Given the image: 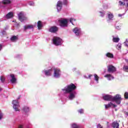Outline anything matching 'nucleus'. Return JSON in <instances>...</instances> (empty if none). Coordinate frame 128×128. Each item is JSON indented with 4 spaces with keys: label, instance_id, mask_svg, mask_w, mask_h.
<instances>
[{
    "label": "nucleus",
    "instance_id": "1",
    "mask_svg": "<svg viewBox=\"0 0 128 128\" xmlns=\"http://www.w3.org/2000/svg\"><path fill=\"white\" fill-rule=\"evenodd\" d=\"M76 88V86L74 84H71L62 89V92L64 94H69L68 98L70 100H72L76 96V92L74 90Z\"/></svg>",
    "mask_w": 128,
    "mask_h": 128
},
{
    "label": "nucleus",
    "instance_id": "2",
    "mask_svg": "<svg viewBox=\"0 0 128 128\" xmlns=\"http://www.w3.org/2000/svg\"><path fill=\"white\" fill-rule=\"evenodd\" d=\"M103 100H112V102H114L117 104H120L122 101V96L120 94H116L114 96H112L110 95H105L103 96Z\"/></svg>",
    "mask_w": 128,
    "mask_h": 128
},
{
    "label": "nucleus",
    "instance_id": "3",
    "mask_svg": "<svg viewBox=\"0 0 128 128\" xmlns=\"http://www.w3.org/2000/svg\"><path fill=\"white\" fill-rule=\"evenodd\" d=\"M54 70V78H58L60 76V70H58V68L54 69V68H52L51 69L48 70H44L43 72H44L45 76H52V70Z\"/></svg>",
    "mask_w": 128,
    "mask_h": 128
},
{
    "label": "nucleus",
    "instance_id": "4",
    "mask_svg": "<svg viewBox=\"0 0 128 128\" xmlns=\"http://www.w3.org/2000/svg\"><path fill=\"white\" fill-rule=\"evenodd\" d=\"M12 104H13V108L16 112L20 110V104L18 100H14Z\"/></svg>",
    "mask_w": 128,
    "mask_h": 128
},
{
    "label": "nucleus",
    "instance_id": "5",
    "mask_svg": "<svg viewBox=\"0 0 128 128\" xmlns=\"http://www.w3.org/2000/svg\"><path fill=\"white\" fill-rule=\"evenodd\" d=\"M62 40L58 37H54L53 38V44L55 46H60L62 44Z\"/></svg>",
    "mask_w": 128,
    "mask_h": 128
},
{
    "label": "nucleus",
    "instance_id": "6",
    "mask_svg": "<svg viewBox=\"0 0 128 128\" xmlns=\"http://www.w3.org/2000/svg\"><path fill=\"white\" fill-rule=\"evenodd\" d=\"M18 20L20 22H24V20H26L28 18L26 17V15L24 13V12H21L18 14Z\"/></svg>",
    "mask_w": 128,
    "mask_h": 128
},
{
    "label": "nucleus",
    "instance_id": "7",
    "mask_svg": "<svg viewBox=\"0 0 128 128\" xmlns=\"http://www.w3.org/2000/svg\"><path fill=\"white\" fill-rule=\"evenodd\" d=\"M68 20H66V19L59 20L60 26H61L62 28H64L66 26H68Z\"/></svg>",
    "mask_w": 128,
    "mask_h": 128
},
{
    "label": "nucleus",
    "instance_id": "8",
    "mask_svg": "<svg viewBox=\"0 0 128 128\" xmlns=\"http://www.w3.org/2000/svg\"><path fill=\"white\" fill-rule=\"evenodd\" d=\"M62 1L60 0L58 1L56 4V8H57L58 12H60V10H62Z\"/></svg>",
    "mask_w": 128,
    "mask_h": 128
},
{
    "label": "nucleus",
    "instance_id": "9",
    "mask_svg": "<svg viewBox=\"0 0 128 128\" xmlns=\"http://www.w3.org/2000/svg\"><path fill=\"white\" fill-rule=\"evenodd\" d=\"M73 32L77 36H78L79 34H80V28H75L73 30Z\"/></svg>",
    "mask_w": 128,
    "mask_h": 128
},
{
    "label": "nucleus",
    "instance_id": "10",
    "mask_svg": "<svg viewBox=\"0 0 128 128\" xmlns=\"http://www.w3.org/2000/svg\"><path fill=\"white\" fill-rule=\"evenodd\" d=\"M10 0H4L2 2H0V8L4 6V4H10Z\"/></svg>",
    "mask_w": 128,
    "mask_h": 128
},
{
    "label": "nucleus",
    "instance_id": "11",
    "mask_svg": "<svg viewBox=\"0 0 128 128\" xmlns=\"http://www.w3.org/2000/svg\"><path fill=\"white\" fill-rule=\"evenodd\" d=\"M108 72H116V68L112 65L109 66L108 67Z\"/></svg>",
    "mask_w": 128,
    "mask_h": 128
},
{
    "label": "nucleus",
    "instance_id": "12",
    "mask_svg": "<svg viewBox=\"0 0 128 128\" xmlns=\"http://www.w3.org/2000/svg\"><path fill=\"white\" fill-rule=\"evenodd\" d=\"M10 76L12 78L10 80V82L12 84H15L16 82V78L14 74H10Z\"/></svg>",
    "mask_w": 128,
    "mask_h": 128
},
{
    "label": "nucleus",
    "instance_id": "13",
    "mask_svg": "<svg viewBox=\"0 0 128 128\" xmlns=\"http://www.w3.org/2000/svg\"><path fill=\"white\" fill-rule=\"evenodd\" d=\"M58 28L57 27L54 26L49 29V32H58Z\"/></svg>",
    "mask_w": 128,
    "mask_h": 128
},
{
    "label": "nucleus",
    "instance_id": "14",
    "mask_svg": "<svg viewBox=\"0 0 128 128\" xmlns=\"http://www.w3.org/2000/svg\"><path fill=\"white\" fill-rule=\"evenodd\" d=\"M116 108V105L114 104L112 102H110L108 104H105V108Z\"/></svg>",
    "mask_w": 128,
    "mask_h": 128
},
{
    "label": "nucleus",
    "instance_id": "15",
    "mask_svg": "<svg viewBox=\"0 0 128 128\" xmlns=\"http://www.w3.org/2000/svg\"><path fill=\"white\" fill-rule=\"evenodd\" d=\"M112 127L114 128H120V124L118 122V121H114L112 123Z\"/></svg>",
    "mask_w": 128,
    "mask_h": 128
},
{
    "label": "nucleus",
    "instance_id": "16",
    "mask_svg": "<svg viewBox=\"0 0 128 128\" xmlns=\"http://www.w3.org/2000/svg\"><path fill=\"white\" fill-rule=\"evenodd\" d=\"M14 17V13L12 12H10L8 13L5 16L6 18H12Z\"/></svg>",
    "mask_w": 128,
    "mask_h": 128
},
{
    "label": "nucleus",
    "instance_id": "17",
    "mask_svg": "<svg viewBox=\"0 0 128 128\" xmlns=\"http://www.w3.org/2000/svg\"><path fill=\"white\" fill-rule=\"evenodd\" d=\"M32 28H34V26L32 25H26L24 26V30H32Z\"/></svg>",
    "mask_w": 128,
    "mask_h": 128
},
{
    "label": "nucleus",
    "instance_id": "18",
    "mask_svg": "<svg viewBox=\"0 0 128 128\" xmlns=\"http://www.w3.org/2000/svg\"><path fill=\"white\" fill-rule=\"evenodd\" d=\"M112 18H114V14L110 12L108 13V18H109L108 20V22H110V20L112 19Z\"/></svg>",
    "mask_w": 128,
    "mask_h": 128
},
{
    "label": "nucleus",
    "instance_id": "19",
    "mask_svg": "<svg viewBox=\"0 0 128 128\" xmlns=\"http://www.w3.org/2000/svg\"><path fill=\"white\" fill-rule=\"evenodd\" d=\"M104 78H107L108 80H114V78L110 74L105 75Z\"/></svg>",
    "mask_w": 128,
    "mask_h": 128
},
{
    "label": "nucleus",
    "instance_id": "20",
    "mask_svg": "<svg viewBox=\"0 0 128 128\" xmlns=\"http://www.w3.org/2000/svg\"><path fill=\"white\" fill-rule=\"evenodd\" d=\"M38 30H42V22L38 21Z\"/></svg>",
    "mask_w": 128,
    "mask_h": 128
},
{
    "label": "nucleus",
    "instance_id": "21",
    "mask_svg": "<svg viewBox=\"0 0 128 128\" xmlns=\"http://www.w3.org/2000/svg\"><path fill=\"white\" fill-rule=\"evenodd\" d=\"M106 56L110 58H114V54L110 52H108L106 54Z\"/></svg>",
    "mask_w": 128,
    "mask_h": 128
},
{
    "label": "nucleus",
    "instance_id": "22",
    "mask_svg": "<svg viewBox=\"0 0 128 128\" xmlns=\"http://www.w3.org/2000/svg\"><path fill=\"white\" fill-rule=\"evenodd\" d=\"M112 41L114 42H120V39L118 38H114V36H112Z\"/></svg>",
    "mask_w": 128,
    "mask_h": 128
},
{
    "label": "nucleus",
    "instance_id": "23",
    "mask_svg": "<svg viewBox=\"0 0 128 128\" xmlns=\"http://www.w3.org/2000/svg\"><path fill=\"white\" fill-rule=\"evenodd\" d=\"M10 40L12 42H16V40H18V36H12Z\"/></svg>",
    "mask_w": 128,
    "mask_h": 128
},
{
    "label": "nucleus",
    "instance_id": "24",
    "mask_svg": "<svg viewBox=\"0 0 128 128\" xmlns=\"http://www.w3.org/2000/svg\"><path fill=\"white\" fill-rule=\"evenodd\" d=\"M72 128H80V126L77 124H72Z\"/></svg>",
    "mask_w": 128,
    "mask_h": 128
},
{
    "label": "nucleus",
    "instance_id": "25",
    "mask_svg": "<svg viewBox=\"0 0 128 128\" xmlns=\"http://www.w3.org/2000/svg\"><path fill=\"white\" fill-rule=\"evenodd\" d=\"M123 70H124V72H128V66H124L123 67Z\"/></svg>",
    "mask_w": 128,
    "mask_h": 128
},
{
    "label": "nucleus",
    "instance_id": "26",
    "mask_svg": "<svg viewBox=\"0 0 128 128\" xmlns=\"http://www.w3.org/2000/svg\"><path fill=\"white\" fill-rule=\"evenodd\" d=\"M116 48L117 50H121V48H122V44L118 43L116 45Z\"/></svg>",
    "mask_w": 128,
    "mask_h": 128
},
{
    "label": "nucleus",
    "instance_id": "27",
    "mask_svg": "<svg viewBox=\"0 0 128 128\" xmlns=\"http://www.w3.org/2000/svg\"><path fill=\"white\" fill-rule=\"evenodd\" d=\"M23 110L25 112H28V110H30V109L28 108V107L25 106Z\"/></svg>",
    "mask_w": 128,
    "mask_h": 128
},
{
    "label": "nucleus",
    "instance_id": "28",
    "mask_svg": "<svg viewBox=\"0 0 128 128\" xmlns=\"http://www.w3.org/2000/svg\"><path fill=\"white\" fill-rule=\"evenodd\" d=\"M4 118V114L0 111V120Z\"/></svg>",
    "mask_w": 128,
    "mask_h": 128
},
{
    "label": "nucleus",
    "instance_id": "29",
    "mask_svg": "<svg viewBox=\"0 0 128 128\" xmlns=\"http://www.w3.org/2000/svg\"><path fill=\"white\" fill-rule=\"evenodd\" d=\"M70 22L72 24H74V22H76V19L73 18H70Z\"/></svg>",
    "mask_w": 128,
    "mask_h": 128
},
{
    "label": "nucleus",
    "instance_id": "30",
    "mask_svg": "<svg viewBox=\"0 0 128 128\" xmlns=\"http://www.w3.org/2000/svg\"><path fill=\"white\" fill-rule=\"evenodd\" d=\"M5 80H6V78L4 77V76H0V80L2 82H4Z\"/></svg>",
    "mask_w": 128,
    "mask_h": 128
},
{
    "label": "nucleus",
    "instance_id": "31",
    "mask_svg": "<svg viewBox=\"0 0 128 128\" xmlns=\"http://www.w3.org/2000/svg\"><path fill=\"white\" fill-rule=\"evenodd\" d=\"M100 16H104V11H100Z\"/></svg>",
    "mask_w": 128,
    "mask_h": 128
},
{
    "label": "nucleus",
    "instance_id": "32",
    "mask_svg": "<svg viewBox=\"0 0 128 128\" xmlns=\"http://www.w3.org/2000/svg\"><path fill=\"white\" fill-rule=\"evenodd\" d=\"M126 46L128 47V39H126V41L124 42Z\"/></svg>",
    "mask_w": 128,
    "mask_h": 128
},
{
    "label": "nucleus",
    "instance_id": "33",
    "mask_svg": "<svg viewBox=\"0 0 128 128\" xmlns=\"http://www.w3.org/2000/svg\"><path fill=\"white\" fill-rule=\"evenodd\" d=\"M78 112L80 114H84V110L82 109L79 110Z\"/></svg>",
    "mask_w": 128,
    "mask_h": 128
},
{
    "label": "nucleus",
    "instance_id": "34",
    "mask_svg": "<svg viewBox=\"0 0 128 128\" xmlns=\"http://www.w3.org/2000/svg\"><path fill=\"white\" fill-rule=\"evenodd\" d=\"M119 4H120V6H124V4H124V2L122 1H119Z\"/></svg>",
    "mask_w": 128,
    "mask_h": 128
},
{
    "label": "nucleus",
    "instance_id": "35",
    "mask_svg": "<svg viewBox=\"0 0 128 128\" xmlns=\"http://www.w3.org/2000/svg\"><path fill=\"white\" fill-rule=\"evenodd\" d=\"M124 98H128V92H125Z\"/></svg>",
    "mask_w": 128,
    "mask_h": 128
},
{
    "label": "nucleus",
    "instance_id": "36",
    "mask_svg": "<svg viewBox=\"0 0 128 128\" xmlns=\"http://www.w3.org/2000/svg\"><path fill=\"white\" fill-rule=\"evenodd\" d=\"M97 128H102V126L100 124H98V125L97 126Z\"/></svg>",
    "mask_w": 128,
    "mask_h": 128
},
{
    "label": "nucleus",
    "instance_id": "37",
    "mask_svg": "<svg viewBox=\"0 0 128 128\" xmlns=\"http://www.w3.org/2000/svg\"><path fill=\"white\" fill-rule=\"evenodd\" d=\"M34 2H29L30 6H34Z\"/></svg>",
    "mask_w": 128,
    "mask_h": 128
},
{
    "label": "nucleus",
    "instance_id": "38",
    "mask_svg": "<svg viewBox=\"0 0 128 128\" xmlns=\"http://www.w3.org/2000/svg\"><path fill=\"white\" fill-rule=\"evenodd\" d=\"M64 4H68V1L66 0H64Z\"/></svg>",
    "mask_w": 128,
    "mask_h": 128
},
{
    "label": "nucleus",
    "instance_id": "39",
    "mask_svg": "<svg viewBox=\"0 0 128 128\" xmlns=\"http://www.w3.org/2000/svg\"><path fill=\"white\" fill-rule=\"evenodd\" d=\"M18 128H24V125H20Z\"/></svg>",
    "mask_w": 128,
    "mask_h": 128
},
{
    "label": "nucleus",
    "instance_id": "40",
    "mask_svg": "<svg viewBox=\"0 0 128 128\" xmlns=\"http://www.w3.org/2000/svg\"><path fill=\"white\" fill-rule=\"evenodd\" d=\"M2 46L0 44V50H2Z\"/></svg>",
    "mask_w": 128,
    "mask_h": 128
},
{
    "label": "nucleus",
    "instance_id": "41",
    "mask_svg": "<svg viewBox=\"0 0 128 128\" xmlns=\"http://www.w3.org/2000/svg\"><path fill=\"white\" fill-rule=\"evenodd\" d=\"M94 80H96V74H94Z\"/></svg>",
    "mask_w": 128,
    "mask_h": 128
},
{
    "label": "nucleus",
    "instance_id": "42",
    "mask_svg": "<svg viewBox=\"0 0 128 128\" xmlns=\"http://www.w3.org/2000/svg\"><path fill=\"white\" fill-rule=\"evenodd\" d=\"M118 16H120V17L122 16V14H118Z\"/></svg>",
    "mask_w": 128,
    "mask_h": 128
},
{
    "label": "nucleus",
    "instance_id": "43",
    "mask_svg": "<svg viewBox=\"0 0 128 128\" xmlns=\"http://www.w3.org/2000/svg\"><path fill=\"white\" fill-rule=\"evenodd\" d=\"M92 76V74L89 75L88 78H90V76Z\"/></svg>",
    "mask_w": 128,
    "mask_h": 128
},
{
    "label": "nucleus",
    "instance_id": "44",
    "mask_svg": "<svg viewBox=\"0 0 128 128\" xmlns=\"http://www.w3.org/2000/svg\"><path fill=\"white\" fill-rule=\"evenodd\" d=\"M116 28H117V30H118V28H120V27L118 26H116Z\"/></svg>",
    "mask_w": 128,
    "mask_h": 128
},
{
    "label": "nucleus",
    "instance_id": "45",
    "mask_svg": "<svg viewBox=\"0 0 128 128\" xmlns=\"http://www.w3.org/2000/svg\"><path fill=\"white\" fill-rule=\"evenodd\" d=\"M2 34H6V32H2Z\"/></svg>",
    "mask_w": 128,
    "mask_h": 128
},
{
    "label": "nucleus",
    "instance_id": "46",
    "mask_svg": "<svg viewBox=\"0 0 128 128\" xmlns=\"http://www.w3.org/2000/svg\"><path fill=\"white\" fill-rule=\"evenodd\" d=\"M2 90V88H0V92H1V90Z\"/></svg>",
    "mask_w": 128,
    "mask_h": 128
},
{
    "label": "nucleus",
    "instance_id": "47",
    "mask_svg": "<svg viewBox=\"0 0 128 128\" xmlns=\"http://www.w3.org/2000/svg\"><path fill=\"white\" fill-rule=\"evenodd\" d=\"M98 76H96V81L98 82Z\"/></svg>",
    "mask_w": 128,
    "mask_h": 128
},
{
    "label": "nucleus",
    "instance_id": "48",
    "mask_svg": "<svg viewBox=\"0 0 128 128\" xmlns=\"http://www.w3.org/2000/svg\"><path fill=\"white\" fill-rule=\"evenodd\" d=\"M127 116H128V114H127Z\"/></svg>",
    "mask_w": 128,
    "mask_h": 128
}]
</instances>
